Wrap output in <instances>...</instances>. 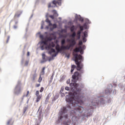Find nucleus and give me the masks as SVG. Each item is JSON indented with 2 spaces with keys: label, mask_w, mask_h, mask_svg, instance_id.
<instances>
[{
  "label": "nucleus",
  "mask_w": 125,
  "mask_h": 125,
  "mask_svg": "<svg viewBox=\"0 0 125 125\" xmlns=\"http://www.w3.org/2000/svg\"><path fill=\"white\" fill-rule=\"evenodd\" d=\"M77 71H80V73L78 71L74 72L72 75V79L75 81L74 83H70V86H73L76 90L74 92L69 93V96L67 95L65 96V100L69 104L68 107L71 109V106H72L73 109L71 111V115H73L72 118V121L74 125L80 120L82 116V113L83 112V107L80 106V105L83 104V96L82 95L81 93L82 89L78 88L79 84L76 83L77 81L81 79L82 74H83V70Z\"/></svg>",
  "instance_id": "f257e3e1"
},
{
  "label": "nucleus",
  "mask_w": 125,
  "mask_h": 125,
  "mask_svg": "<svg viewBox=\"0 0 125 125\" xmlns=\"http://www.w3.org/2000/svg\"><path fill=\"white\" fill-rule=\"evenodd\" d=\"M67 42H71L69 45H67L66 46H65L64 45H61V46L60 47V46L59 44H57L56 46V49L57 51L55 54L52 55L53 57H56L57 55L58 54V52H60L62 51V50H69L71 48V47H73L75 46L76 44V41L74 39H67Z\"/></svg>",
  "instance_id": "f03ea898"
},
{
  "label": "nucleus",
  "mask_w": 125,
  "mask_h": 125,
  "mask_svg": "<svg viewBox=\"0 0 125 125\" xmlns=\"http://www.w3.org/2000/svg\"><path fill=\"white\" fill-rule=\"evenodd\" d=\"M67 113V108L65 107H63L61 110V112H60L58 121H62L63 120V118H65V119H67L68 118V115H64V114H66Z\"/></svg>",
  "instance_id": "7ed1b4c3"
},
{
  "label": "nucleus",
  "mask_w": 125,
  "mask_h": 125,
  "mask_svg": "<svg viewBox=\"0 0 125 125\" xmlns=\"http://www.w3.org/2000/svg\"><path fill=\"white\" fill-rule=\"evenodd\" d=\"M35 95L37 97L36 102L38 103V102H39L40 100L42 99V95H40V91L39 90L36 91Z\"/></svg>",
  "instance_id": "20e7f679"
},
{
  "label": "nucleus",
  "mask_w": 125,
  "mask_h": 125,
  "mask_svg": "<svg viewBox=\"0 0 125 125\" xmlns=\"http://www.w3.org/2000/svg\"><path fill=\"white\" fill-rule=\"evenodd\" d=\"M42 43H43V45L41 46V49L42 50H43L44 48L45 49H47V42L46 41H42Z\"/></svg>",
  "instance_id": "39448f33"
},
{
  "label": "nucleus",
  "mask_w": 125,
  "mask_h": 125,
  "mask_svg": "<svg viewBox=\"0 0 125 125\" xmlns=\"http://www.w3.org/2000/svg\"><path fill=\"white\" fill-rule=\"evenodd\" d=\"M62 0H58V1H56V0H53L52 2V3L53 4H54V5H56V4H58V5H61V1Z\"/></svg>",
  "instance_id": "423d86ee"
},
{
  "label": "nucleus",
  "mask_w": 125,
  "mask_h": 125,
  "mask_svg": "<svg viewBox=\"0 0 125 125\" xmlns=\"http://www.w3.org/2000/svg\"><path fill=\"white\" fill-rule=\"evenodd\" d=\"M22 14V12L20 11H17L14 16V18H18L20 17V15Z\"/></svg>",
  "instance_id": "0eeeda50"
},
{
  "label": "nucleus",
  "mask_w": 125,
  "mask_h": 125,
  "mask_svg": "<svg viewBox=\"0 0 125 125\" xmlns=\"http://www.w3.org/2000/svg\"><path fill=\"white\" fill-rule=\"evenodd\" d=\"M81 49H82V46H80L79 47H76L74 49V52H80Z\"/></svg>",
  "instance_id": "6e6552de"
},
{
  "label": "nucleus",
  "mask_w": 125,
  "mask_h": 125,
  "mask_svg": "<svg viewBox=\"0 0 125 125\" xmlns=\"http://www.w3.org/2000/svg\"><path fill=\"white\" fill-rule=\"evenodd\" d=\"M82 34V31L78 30L77 33V40H80L81 39V34Z\"/></svg>",
  "instance_id": "1a4fd4ad"
},
{
  "label": "nucleus",
  "mask_w": 125,
  "mask_h": 125,
  "mask_svg": "<svg viewBox=\"0 0 125 125\" xmlns=\"http://www.w3.org/2000/svg\"><path fill=\"white\" fill-rule=\"evenodd\" d=\"M105 94H110L112 93V89L106 88L105 90Z\"/></svg>",
  "instance_id": "9d476101"
},
{
  "label": "nucleus",
  "mask_w": 125,
  "mask_h": 125,
  "mask_svg": "<svg viewBox=\"0 0 125 125\" xmlns=\"http://www.w3.org/2000/svg\"><path fill=\"white\" fill-rule=\"evenodd\" d=\"M79 26L80 28V30L79 31H81V32H83V31L84 27L85 28V29H86V24H84L83 26H81V24H79Z\"/></svg>",
  "instance_id": "9b49d317"
},
{
  "label": "nucleus",
  "mask_w": 125,
  "mask_h": 125,
  "mask_svg": "<svg viewBox=\"0 0 125 125\" xmlns=\"http://www.w3.org/2000/svg\"><path fill=\"white\" fill-rule=\"evenodd\" d=\"M55 46V44L53 42H52L47 46V48H50V47H54Z\"/></svg>",
  "instance_id": "f8f14e48"
},
{
  "label": "nucleus",
  "mask_w": 125,
  "mask_h": 125,
  "mask_svg": "<svg viewBox=\"0 0 125 125\" xmlns=\"http://www.w3.org/2000/svg\"><path fill=\"white\" fill-rule=\"evenodd\" d=\"M36 78H37V74L35 73L32 75V77H31V81H32L33 82H35Z\"/></svg>",
  "instance_id": "ddd939ff"
},
{
  "label": "nucleus",
  "mask_w": 125,
  "mask_h": 125,
  "mask_svg": "<svg viewBox=\"0 0 125 125\" xmlns=\"http://www.w3.org/2000/svg\"><path fill=\"white\" fill-rule=\"evenodd\" d=\"M76 32H73V33L70 35V37L72 38L71 40H74L75 41V37H76Z\"/></svg>",
  "instance_id": "4468645a"
},
{
  "label": "nucleus",
  "mask_w": 125,
  "mask_h": 125,
  "mask_svg": "<svg viewBox=\"0 0 125 125\" xmlns=\"http://www.w3.org/2000/svg\"><path fill=\"white\" fill-rule=\"evenodd\" d=\"M45 21L48 23V24H49V26H52V23H51V21L48 19H46Z\"/></svg>",
  "instance_id": "2eb2a0df"
},
{
  "label": "nucleus",
  "mask_w": 125,
  "mask_h": 125,
  "mask_svg": "<svg viewBox=\"0 0 125 125\" xmlns=\"http://www.w3.org/2000/svg\"><path fill=\"white\" fill-rule=\"evenodd\" d=\"M56 53V52H55V49H53V48H51L50 49V50L49 51V54H51L52 53Z\"/></svg>",
  "instance_id": "dca6fc26"
},
{
  "label": "nucleus",
  "mask_w": 125,
  "mask_h": 125,
  "mask_svg": "<svg viewBox=\"0 0 125 125\" xmlns=\"http://www.w3.org/2000/svg\"><path fill=\"white\" fill-rule=\"evenodd\" d=\"M76 67V65H72L71 66V73H73L74 72V70H75V68Z\"/></svg>",
  "instance_id": "f3484780"
},
{
  "label": "nucleus",
  "mask_w": 125,
  "mask_h": 125,
  "mask_svg": "<svg viewBox=\"0 0 125 125\" xmlns=\"http://www.w3.org/2000/svg\"><path fill=\"white\" fill-rule=\"evenodd\" d=\"M65 42H66V41L65 40V39L62 40L61 42V45H64Z\"/></svg>",
  "instance_id": "a211bd4d"
},
{
  "label": "nucleus",
  "mask_w": 125,
  "mask_h": 125,
  "mask_svg": "<svg viewBox=\"0 0 125 125\" xmlns=\"http://www.w3.org/2000/svg\"><path fill=\"white\" fill-rule=\"evenodd\" d=\"M45 70V67H42V70L41 72V75H44V70Z\"/></svg>",
  "instance_id": "6ab92c4d"
},
{
  "label": "nucleus",
  "mask_w": 125,
  "mask_h": 125,
  "mask_svg": "<svg viewBox=\"0 0 125 125\" xmlns=\"http://www.w3.org/2000/svg\"><path fill=\"white\" fill-rule=\"evenodd\" d=\"M42 60L44 61V62H46V60H45V54H42Z\"/></svg>",
  "instance_id": "aec40b11"
},
{
  "label": "nucleus",
  "mask_w": 125,
  "mask_h": 125,
  "mask_svg": "<svg viewBox=\"0 0 125 125\" xmlns=\"http://www.w3.org/2000/svg\"><path fill=\"white\" fill-rule=\"evenodd\" d=\"M70 31L71 32H74V31H75V25H72L70 27Z\"/></svg>",
  "instance_id": "412c9836"
},
{
  "label": "nucleus",
  "mask_w": 125,
  "mask_h": 125,
  "mask_svg": "<svg viewBox=\"0 0 125 125\" xmlns=\"http://www.w3.org/2000/svg\"><path fill=\"white\" fill-rule=\"evenodd\" d=\"M21 91H22V89L21 88H20L19 90L16 92V94H19V93H21Z\"/></svg>",
  "instance_id": "4be33fe9"
},
{
  "label": "nucleus",
  "mask_w": 125,
  "mask_h": 125,
  "mask_svg": "<svg viewBox=\"0 0 125 125\" xmlns=\"http://www.w3.org/2000/svg\"><path fill=\"white\" fill-rule=\"evenodd\" d=\"M84 38H87V31H84L83 32Z\"/></svg>",
  "instance_id": "5701e85b"
},
{
  "label": "nucleus",
  "mask_w": 125,
  "mask_h": 125,
  "mask_svg": "<svg viewBox=\"0 0 125 125\" xmlns=\"http://www.w3.org/2000/svg\"><path fill=\"white\" fill-rule=\"evenodd\" d=\"M49 98H50V96L49 95H48L45 99V102H48V100H49Z\"/></svg>",
  "instance_id": "b1692460"
},
{
  "label": "nucleus",
  "mask_w": 125,
  "mask_h": 125,
  "mask_svg": "<svg viewBox=\"0 0 125 125\" xmlns=\"http://www.w3.org/2000/svg\"><path fill=\"white\" fill-rule=\"evenodd\" d=\"M30 93V91H27V93L25 95H23V97H28V96L29 95V94Z\"/></svg>",
  "instance_id": "393cba45"
},
{
  "label": "nucleus",
  "mask_w": 125,
  "mask_h": 125,
  "mask_svg": "<svg viewBox=\"0 0 125 125\" xmlns=\"http://www.w3.org/2000/svg\"><path fill=\"white\" fill-rule=\"evenodd\" d=\"M101 103H104L105 104V102H104V99L103 98H101Z\"/></svg>",
  "instance_id": "a878e982"
},
{
  "label": "nucleus",
  "mask_w": 125,
  "mask_h": 125,
  "mask_svg": "<svg viewBox=\"0 0 125 125\" xmlns=\"http://www.w3.org/2000/svg\"><path fill=\"white\" fill-rule=\"evenodd\" d=\"M48 8H50V7H53V6L51 5V3H49L48 4Z\"/></svg>",
  "instance_id": "bb28decb"
},
{
  "label": "nucleus",
  "mask_w": 125,
  "mask_h": 125,
  "mask_svg": "<svg viewBox=\"0 0 125 125\" xmlns=\"http://www.w3.org/2000/svg\"><path fill=\"white\" fill-rule=\"evenodd\" d=\"M52 26H53V29L57 28V25H56V24H52Z\"/></svg>",
  "instance_id": "cd10ccee"
},
{
  "label": "nucleus",
  "mask_w": 125,
  "mask_h": 125,
  "mask_svg": "<svg viewBox=\"0 0 125 125\" xmlns=\"http://www.w3.org/2000/svg\"><path fill=\"white\" fill-rule=\"evenodd\" d=\"M42 80V76H40L39 79L38 80L39 83H41Z\"/></svg>",
  "instance_id": "c85d7f7f"
},
{
  "label": "nucleus",
  "mask_w": 125,
  "mask_h": 125,
  "mask_svg": "<svg viewBox=\"0 0 125 125\" xmlns=\"http://www.w3.org/2000/svg\"><path fill=\"white\" fill-rule=\"evenodd\" d=\"M86 37H83V42H86V39H85Z\"/></svg>",
  "instance_id": "c756f323"
},
{
  "label": "nucleus",
  "mask_w": 125,
  "mask_h": 125,
  "mask_svg": "<svg viewBox=\"0 0 125 125\" xmlns=\"http://www.w3.org/2000/svg\"><path fill=\"white\" fill-rule=\"evenodd\" d=\"M99 103L98 102H96L95 104H93V102H92V105L93 106H96V105H98Z\"/></svg>",
  "instance_id": "7c9ffc66"
},
{
  "label": "nucleus",
  "mask_w": 125,
  "mask_h": 125,
  "mask_svg": "<svg viewBox=\"0 0 125 125\" xmlns=\"http://www.w3.org/2000/svg\"><path fill=\"white\" fill-rule=\"evenodd\" d=\"M10 39V37L8 36L7 39V41H6V43H8V42H9Z\"/></svg>",
  "instance_id": "2f4dec72"
},
{
  "label": "nucleus",
  "mask_w": 125,
  "mask_h": 125,
  "mask_svg": "<svg viewBox=\"0 0 125 125\" xmlns=\"http://www.w3.org/2000/svg\"><path fill=\"white\" fill-rule=\"evenodd\" d=\"M65 90L69 91V90H70V88L69 87H68V86H66L65 87Z\"/></svg>",
  "instance_id": "473e14b6"
},
{
  "label": "nucleus",
  "mask_w": 125,
  "mask_h": 125,
  "mask_svg": "<svg viewBox=\"0 0 125 125\" xmlns=\"http://www.w3.org/2000/svg\"><path fill=\"white\" fill-rule=\"evenodd\" d=\"M43 89H44L43 87H42L40 90V92H42V91H43Z\"/></svg>",
  "instance_id": "72a5a7b5"
},
{
  "label": "nucleus",
  "mask_w": 125,
  "mask_h": 125,
  "mask_svg": "<svg viewBox=\"0 0 125 125\" xmlns=\"http://www.w3.org/2000/svg\"><path fill=\"white\" fill-rule=\"evenodd\" d=\"M10 123H11V120H9L7 122V125H10Z\"/></svg>",
  "instance_id": "f704fd0d"
},
{
  "label": "nucleus",
  "mask_w": 125,
  "mask_h": 125,
  "mask_svg": "<svg viewBox=\"0 0 125 125\" xmlns=\"http://www.w3.org/2000/svg\"><path fill=\"white\" fill-rule=\"evenodd\" d=\"M81 54H83V49H80V52Z\"/></svg>",
  "instance_id": "c9c22d12"
},
{
  "label": "nucleus",
  "mask_w": 125,
  "mask_h": 125,
  "mask_svg": "<svg viewBox=\"0 0 125 125\" xmlns=\"http://www.w3.org/2000/svg\"><path fill=\"white\" fill-rule=\"evenodd\" d=\"M84 86V85H83V83L81 84L80 87H82V88H83Z\"/></svg>",
  "instance_id": "e433bc0d"
},
{
  "label": "nucleus",
  "mask_w": 125,
  "mask_h": 125,
  "mask_svg": "<svg viewBox=\"0 0 125 125\" xmlns=\"http://www.w3.org/2000/svg\"><path fill=\"white\" fill-rule=\"evenodd\" d=\"M49 17L51 18V19H54V16L53 15H50Z\"/></svg>",
  "instance_id": "4c0bfd02"
},
{
  "label": "nucleus",
  "mask_w": 125,
  "mask_h": 125,
  "mask_svg": "<svg viewBox=\"0 0 125 125\" xmlns=\"http://www.w3.org/2000/svg\"><path fill=\"white\" fill-rule=\"evenodd\" d=\"M83 44V42L82 41H80L79 42V45H82Z\"/></svg>",
  "instance_id": "58836bf2"
},
{
  "label": "nucleus",
  "mask_w": 125,
  "mask_h": 125,
  "mask_svg": "<svg viewBox=\"0 0 125 125\" xmlns=\"http://www.w3.org/2000/svg\"><path fill=\"white\" fill-rule=\"evenodd\" d=\"M90 115H91V114L89 113H88L87 114V115H86V117L87 118H88V117H90Z\"/></svg>",
  "instance_id": "ea45409f"
},
{
  "label": "nucleus",
  "mask_w": 125,
  "mask_h": 125,
  "mask_svg": "<svg viewBox=\"0 0 125 125\" xmlns=\"http://www.w3.org/2000/svg\"><path fill=\"white\" fill-rule=\"evenodd\" d=\"M66 83L67 84H69V83H70V79H68V80H67Z\"/></svg>",
  "instance_id": "a19ab883"
},
{
  "label": "nucleus",
  "mask_w": 125,
  "mask_h": 125,
  "mask_svg": "<svg viewBox=\"0 0 125 125\" xmlns=\"http://www.w3.org/2000/svg\"><path fill=\"white\" fill-rule=\"evenodd\" d=\"M51 60H53V56H52V58H50L49 59V62H50V61H51Z\"/></svg>",
  "instance_id": "79ce46f5"
},
{
  "label": "nucleus",
  "mask_w": 125,
  "mask_h": 125,
  "mask_svg": "<svg viewBox=\"0 0 125 125\" xmlns=\"http://www.w3.org/2000/svg\"><path fill=\"white\" fill-rule=\"evenodd\" d=\"M28 64H29V62L28 61L25 62V65L28 66Z\"/></svg>",
  "instance_id": "37998d69"
},
{
  "label": "nucleus",
  "mask_w": 125,
  "mask_h": 125,
  "mask_svg": "<svg viewBox=\"0 0 125 125\" xmlns=\"http://www.w3.org/2000/svg\"><path fill=\"white\" fill-rule=\"evenodd\" d=\"M41 86V84L39 83V84H37L36 86V87H39V86Z\"/></svg>",
  "instance_id": "c03bdc74"
},
{
  "label": "nucleus",
  "mask_w": 125,
  "mask_h": 125,
  "mask_svg": "<svg viewBox=\"0 0 125 125\" xmlns=\"http://www.w3.org/2000/svg\"><path fill=\"white\" fill-rule=\"evenodd\" d=\"M27 56H30V52H27Z\"/></svg>",
  "instance_id": "a18cd8bd"
},
{
  "label": "nucleus",
  "mask_w": 125,
  "mask_h": 125,
  "mask_svg": "<svg viewBox=\"0 0 125 125\" xmlns=\"http://www.w3.org/2000/svg\"><path fill=\"white\" fill-rule=\"evenodd\" d=\"M14 28L17 29V25H14Z\"/></svg>",
  "instance_id": "49530a36"
},
{
  "label": "nucleus",
  "mask_w": 125,
  "mask_h": 125,
  "mask_svg": "<svg viewBox=\"0 0 125 125\" xmlns=\"http://www.w3.org/2000/svg\"><path fill=\"white\" fill-rule=\"evenodd\" d=\"M63 97L65 96V94H64V93L62 94V97H63Z\"/></svg>",
  "instance_id": "de8ad7c7"
},
{
  "label": "nucleus",
  "mask_w": 125,
  "mask_h": 125,
  "mask_svg": "<svg viewBox=\"0 0 125 125\" xmlns=\"http://www.w3.org/2000/svg\"><path fill=\"white\" fill-rule=\"evenodd\" d=\"M64 125H69V124L68 123V122L66 123Z\"/></svg>",
  "instance_id": "09e8293b"
},
{
  "label": "nucleus",
  "mask_w": 125,
  "mask_h": 125,
  "mask_svg": "<svg viewBox=\"0 0 125 125\" xmlns=\"http://www.w3.org/2000/svg\"><path fill=\"white\" fill-rule=\"evenodd\" d=\"M15 24H16V25L18 24V21H15Z\"/></svg>",
  "instance_id": "8fccbe9b"
},
{
  "label": "nucleus",
  "mask_w": 125,
  "mask_h": 125,
  "mask_svg": "<svg viewBox=\"0 0 125 125\" xmlns=\"http://www.w3.org/2000/svg\"><path fill=\"white\" fill-rule=\"evenodd\" d=\"M66 57H67L68 58H70V55L66 56Z\"/></svg>",
  "instance_id": "3c124183"
},
{
  "label": "nucleus",
  "mask_w": 125,
  "mask_h": 125,
  "mask_svg": "<svg viewBox=\"0 0 125 125\" xmlns=\"http://www.w3.org/2000/svg\"><path fill=\"white\" fill-rule=\"evenodd\" d=\"M55 14H56V15L57 16H58V13H56Z\"/></svg>",
  "instance_id": "603ef678"
},
{
  "label": "nucleus",
  "mask_w": 125,
  "mask_h": 125,
  "mask_svg": "<svg viewBox=\"0 0 125 125\" xmlns=\"http://www.w3.org/2000/svg\"><path fill=\"white\" fill-rule=\"evenodd\" d=\"M81 22H83V19H82V20H81Z\"/></svg>",
  "instance_id": "864d4df0"
},
{
  "label": "nucleus",
  "mask_w": 125,
  "mask_h": 125,
  "mask_svg": "<svg viewBox=\"0 0 125 125\" xmlns=\"http://www.w3.org/2000/svg\"><path fill=\"white\" fill-rule=\"evenodd\" d=\"M43 27H42V25L41 26V29H43Z\"/></svg>",
  "instance_id": "5fc2aeb1"
},
{
  "label": "nucleus",
  "mask_w": 125,
  "mask_h": 125,
  "mask_svg": "<svg viewBox=\"0 0 125 125\" xmlns=\"http://www.w3.org/2000/svg\"><path fill=\"white\" fill-rule=\"evenodd\" d=\"M43 62H44L42 61V62H41V63H43Z\"/></svg>",
  "instance_id": "6e6d98bb"
},
{
  "label": "nucleus",
  "mask_w": 125,
  "mask_h": 125,
  "mask_svg": "<svg viewBox=\"0 0 125 125\" xmlns=\"http://www.w3.org/2000/svg\"><path fill=\"white\" fill-rule=\"evenodd\" d=\"M48 40L50 41V39H48Z\"/></svg>",
  "instance_id": "4d7b16f0"
}]
</instances>
